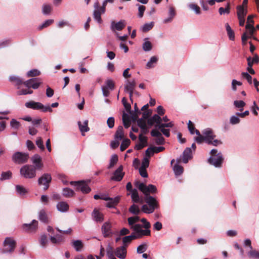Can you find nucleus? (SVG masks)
Masks as SVG:
<instances>
[{
    "label": "nucleus",
    "mask_w": 259,
    "mask_h": 259,
    "mask_svg": "<svg viewBox=\"0 0 259 259\" xmlns=\"http://www.w3.org/2000/svg\"><path fill=\"white\" fill-rule=\"evenodd\" d=\"M195 133L198 136L195 137L194 140L198 144H202L205 142L208 145L217 146L223 143L221 140L215 139L217 136L211 128H207L203 130L202 131V134L198 130L195 129Z\"/></svg>",
    "instance_id": "f257e3e1"
},
{
    "label": "nucleus",
    "mask_w": 259,
    "mask_h": 259,
    "mask_svg": "<svg viewBox=\"0 0 259 259\" xmlns=\"http://www.w3.org/2000/svg\"><path fill=\"white\" fill-rule=\"evenodd\" d=\"M9 79L15 85L19 86L23 84L28 88H32L33 89H38L41 84V82L39 81L40 79L37 78H33L24 81L19 77L12 76L10 77Z\"/></svg>",
    "instance_id": "f03ea898"
},
{
    "label": "nucleus",
    "mask_w": 259,
    "mask_h": 259,
    "mask_svg": "<svg viewBox=\"0 0 259 259\" xmlns=\"http://www.w3.org/2000/svg\"><path fill=\"white\" fill-rule=\"evenodd\" d=\"M145 202L148 204H144L142 207V210L147 213H152L154 210L159 207L156 199L151 196H145Z\"/></svg>",
    "instance_id": "7ed1b4c3"
},
{
    "label": "nucleus",
    "mask_w": 259,
    "mask_h": 259,
    "mask_svg": "<svg viewBox=\"0 0 259 259\" xmlns=\"http://www.w3.org/2000/svg\"><path fill=\"white\" fill-rule=\"evenodd\" d=\"M210 154L211 156L208 159V163L215 167H221L224 160L222 154L218 153L215 149H212Z\"/></svg>",
    "instance_id": "20e7f679"
},
{
    "label": "nucleus",
    "mask_w": 259,
    "mask_h": 259,
    "mask_svg": "<svg viewBox=\"0 0 259 259\" xmlns=\"http://www.w3.org/2000/svg\"><path fill=\"white\" fill-rule=\"evenodd\" d=\"M36 168L32 165H25L21 167L20 172L23 177L26 179H32L36 177Z\"/></svg>",
    "instance_id": "39448f33"
},
{
    "label": "nucleus",
    "mask_w": 259,
    "mask_h": 259,
    "mask_svg": "<svg viewBox=\"0 0 259 259\" xmlns=\"http://www.w3.org/2000/svg\"><path fill=\"white\" fill-rule=\"evenodd\" d=\"M135 186L145 194V196H150L149 193L153 194L157 191L156 187L152 184L147 186L144 183L138 181L135 183Z\"/></svg>",
    "instance_id": "423d86ee"
},
{
    "label": "nucleus",
    "mask_w": 259,
    "mask_h": 259,
    "mask_svg": "<svg viewBox=\"0 0 259 259\" xmlns=\"http://www.w3.org/2000/svg\"><path fill=\"white\" fill-rule=\"evenodd\" d=\"M25 106L27 108H31L34 110H40L42 112H52V109L50 106H45L42 104L40 102H36L33 101H31L25 103Z\"/></svg>",
    "instance_id": "0eeeda50"
},
{
    "label": "nucleus",
    "mask_w": 259,
    "mask_h": 259,
    "mask_svg": "<svg viewBox=\"0 0 259 259\" xmlns=\"http://www.w3.org/2000/svg\"><path fill=\"white\" fill-rule=\"evenodd\" d=\"M4 248L3 252L4 253H12L16 246V241L11 237H7L4 242Z\"/></svg>",
    "instance_id": "6e6552de"
},
{
    "label": "nucleus",
    "mask_w": 259,
    "mask_h": 259,
    "mask_svg": "<svg viewBox=\"0 0 259 259\" xmlns=\"http://www.w3.org/2000/svg\"><path fill=\"white\" fill-rule=\"evenodd\" d=\"M28 157L29 155L27 153L16 152L13 155L12 160L15 163L22 164L26 162Z\"/></svg>",
    "instance_id": "1a4fd4ad"
},
{
    "label": "nucleus",
    "mask_w": 259,
    "mask_h": 259,
    "mask_svg": "<svg viewBox=\"0 0 259 259\" xmlns=\"http://www.w3.org/2000/svg\"><path fill=\"white\" fill-rule=\"evenodd\" d=\"M52 181V177L49 174H43L38 180L39 185H44V190H47L49 187L50 183Z\"/></svg>",
    "instance_id": "9d476101"
},
{
    "label": "nucleus",
    "mask_w": 259,
    "mask_h": 259,
    "mask_svg": "<svg viewBox=\"0 0 259 259\" xmlns=\"http://www.w3.org/2000/svg\"><path fill=\"white\" fill-rule=\"evenodd\" d=\"M70 184L75 185L77 190H80L83 193L88 194L91 191V188L84 181H71Z\"/></svg>",
    "instance_id": "9b49d317"
},
{
    "label": "nucleus",
    "mask_w": 259,
    "mask_h": 259,
    "mask_svg": "<svg viewBox=\"0 0 259 259\" xmlns=\"http://www.w3.org/2000/svg\"><path fill=\"white\" fill-rule=\"evenodd\" d=\"M38 227V222L33 220L30 224H24L22 226L23 229L26 232H35Z\"/></svg>",
    "instance_id": "f8f14e48"
},
{
    "label": "nucleus",
    "mask_w": 259,
    "mask_h": 259,
    "mask_svg": "<svg viewBox=\"0 0 259 259\" xmlns=\"http://www.w3.org/2000/svg\"><path fill=\"white\" fill-rule=\"evenodd\" d=\"M151 135L153 137H156L155 142L157 145H163L164 143V138L162 134L157 130H153L151 132Z\"/></svg>",
    "instance_id": "ddd939ff"
},
{
    "label": "nucleus",
    "mask_w": 259,
    "mask_h": 259,
    "mask_svg": "<svg viewBox=\"0 0 259 259\" xmlns=\"http://www.w3.org/2000/svg\"><path fill=\"white\" fill-rule=\"evenodd\" d=\"M112 225L109 222L105 223L102 226V232L104 237H108L112 234Z\"/></svg>",
    "instance_id": "4468645a"
},
{
    "label": "nucleus",
    "mask_w": 259,
    "mask_h": 259,
    "mask_svg": "<svg viewBox=\"0 0 259 259\" xmlns=\"http://www.w3.org/2000/svg\"><path fill=\"white\" fill-rule=\"evenodd\" d=\"M31 160L34 164V167L36 169H41L43 167V163L42 162L41 157L38 154H35L32 158Z\"/></svg>",
    "instance_id": "2eb2a0df"
},
{
    "label": "nucleus",
    "mask_w": 259,
    "mask_h": 259,
    "mask_svg": "<svg viewBox=\"0 0 259 259\" xmlns=\"http://www.w3.org/2000/svg\"><path fill=\"white\" fill-rule=\"evenodd\" d=\"M126 247L122 246L116 248L115 254L117 257L124 259L126 257Z\"/></svg>",
    "instance_id": "dca6fc26"
},
{
    "label": "nucleus",
    "mask_w": 259,
    "mask_h": 259,
    "mask_svg": "<svg viewBox=\"0 0 259 259\" xmlns=\"http://www.w3.org/2000/svg\"><path fill=\"white\" fill-rule=\"evenodd\" d=\"M161 120V118L158 115L155 114L148 119L147 123L149 125L152 126L155 123V127H158V125L160 124Z\"/></svg>",
    "instance_id": "f3484780"
},
{
    "label": "nucleus",
    "mask_w": 259,
    "mask_h": 259,
    "mask_svg": "<svg viewBox=\"0 0 259 259\" xmlns=\"http://www.w3.org/2000/svg\"><path fill=\"white\" fill-rule=\"evenodd\" d=\"M122 170L123 166L122 165L119 166L114 172V176L112 177V180L118 182L120 181L124 175V173L122 172Z\"/></svg>",
    "instance_id": "a211bd4d"
},
{
    "label": "nucleus",
    "mask_w": 259,
    "mask_h": 259,
    "mask_svg": "<svg viewBox=\"0 0 259 259\" xmlns=\"http://www.w3.org/2000/svg\"><path fill=\"white\" fill-rule=\"evenodd\" d=\"M126 26V23L124 20H121L117 23L113 21L111 23V29L113 31L117 30L118 31L122 30Z\"/></svg>",
    "instance_id": "6ab92c4d"
},
{
    "label": "nucleus",
    "mask_w": 259,
    "mask_h": 259,
    "mask_svg": "<svg viewBox=\"0 0 259 259\" xmlns=\"http://www.w3.org/2000/svg\"><path fill=\"white\" fill-rule=\"evenodd\" d=\"M92 216L97 222H101L104 220V215L98 209L95 208L92 212Z\"/></svg>",
    "instance_id": "aec40b11"
},
{
    "label": "nucleus",
    "mask_w": 259,
    "mask_h": 259,
    "mask_svg": "<svg viewBox=\"0 0 259 259\" xmlns=\"http://www.w3.org/2000/svg\"><path fill=\"white\" fill-rule=\"evenodd\" d=\"M192 157V150L190 148H186L183 153L182 160L185 163H187L189 160Z\"/></svg>",
    "instance_id": "412c9836"
},
{
    "label": "nucleus",
    "mask_w": 259,
    "mask_h": 259,
    "mask_svg": "<svg viewBox=\"0 0 259 259\" xmlns=\"http://www.w3.org/2000/svg\"><path fill=\"white\" fill-rule=\"evenodd\" d=\"M94 7L96 9V10L94 12V18L95 19H96L98 23H101L102 22V18H101V13L100 11L99 10H98L99 8V3H96L94 4Z\"/></svg>",
    "instance_id": "4be33fe9"
},
{
    "label": "nucleus",
    "mask_w": 259,
    "mask_h": 259,
    "mask_svg": "<svg viewBox=\"0 0 259 259\" xmlns=\"http://www.w3.org/2000/svg\"><path fill=\"white\" fill-rule=\"evenodd\" d=\"M134 233L137 239L141 238L144 236H150L151 235V231L149 229H145V230L141 229L136 233Z\"/></svg>",
    "instance_id": "5701e85b"
},
{
    "label": "nucleus",
    "mask_w": 259,
    "mask_h": 259,
    "mask_svg": "<svg viewBox=\"0 0 259 259\" xmlns=\"http://www.w3.org/2000/svg\"><path fill=\"white\" fill-rule=\"evenodd\" d=\"M247 13V8H245L243 6H238L237 7V15L238 18H245Z\"/></svg>",
    "instance_id": "b1692460"
},
{
    "label": "nucleus",
    "mask_w": 259,
    "mask_h": 259,
    "mask_svg": "<svg viewBox=\"0 0 259 259\" xmlns=\"http://www.w3.org/2000/svg\"><path fill=\"white\" fill-rule=\"evenodd\" d=\"M71 245L76 251H80L83 248L84 245L82 242L80 240H72Z\"/></svg>",
    "instance_id": "393cba45"
},
{
    "label": "nucleus",
    "mask_w": 259,
    "mask_h": 259,
    "mask_svg": "<svg viewBox=\"0 0 259 259\" xmlns=\"http://www.w3.org/2000/svg\"><path fill=\"white\" fill-rule=\"evenodd\" d=\"M57 208L60 211L66 212L68 210L69 206L66 202L61 201L57 204Z\"/></svg>",
    "instance_id": "a878e982"
},
{
    "label": "nucleus",
    "mask_w": 259,
    "mask_h": 259,
    "mask_svg": "<svg viewBox=\"0 0 259 259\" xmlns=\"http://www.w3.org/2000/svg\"><path fill=\"white\" fill-rule=\"evenodd\" d=\"M88 120H85L83 124H82L80 121L78 122V125L79 126V130L82 133V135L84 136V135L83 134V133L87 132L90 130V128L88 126Z\"/></svg>",
    "instance_id": "bb28decb"
},
{
    "label": "nucleus",
    "mask_w": 259,
    "mask_h": 259,
    "mask_svg": "<svg viewBox=\"0 0 259 259\" xmlns=\"http://www.w3.org/2000/svg\"><path fill=\"white\" fill-rule=\"evenodd\" d=\"M120 197H116L114 198H110L106 204V206L109 208L115 207L119 202Z\"/></svg>",
    "instance_id": "cd10ccee"
},
{
    "label": "nucleus",
    "mask_w": 259,
    "mask_h": 259,
    "mask_svg": "<svg viewBox=\"0 0 259 259\" xmlns=\"http://www.w3.org/2000/svg\"><path fill=\"white\" fill-rule=\"evenodd\" d=\"M123 137L124 132L123 127L121 125H119L115 132L114 138L116 140H121L123 138Z\"/></svg>",
    "instance_id": "c85d7f7f"
},
{
    "label": "nucleus",
    "mask_w": 259,
    "mask_h": 259,
    "mask_svg": "<svg viewBox=\"0 0 259 259\" xmlns=\"http://www.w3.org/2000/svg\"><path fill=\"white\" fill-rule=\"evenodd\" d=\"M136 85V81L135 79H133L132 80L127 81V83L125 86V90L126 91H131V90H134L135 87Z\"/></svg>",
    "instance_id": "c756f323"
},
{
    "label": "nucleus",
    "mask_w": 259,
    "mask_h": 259,
    "mask_svg": "<svg viewBox=\"0 0 259 259\" xmlns=\"http://www.w3.org/2000/svg\"><path fill=\"white\" fill-rule=\"evenodd\" d=\"M122 120L124 127L126 128H128L130 126L131 123L130 117L127 114L123 113L122 115Z\"/></svg>",
    "instance_id": "7c9ffc66"
},
{
    "label": "nucleus",
    "mask_w": 259,
    "mask_h": 259,
    "mask_svg": "<svg viewBox=\"0 0 259 259\" xmlns=\"http://www.w3.org/2000/svg\"><path fill=\"white\" fill-rule=\"evenodd\" d=\"M169 17L164 20V23H167L171 21L172 19L176 15V12L175 9L172 7H170L169 9Z\"/></svg>",
    "instance_id": "2f4dec72"
},
{
    "label": "nucleus",
    "mask_w": 259,
    "mask_h": 259,
    "mask_svg": "<svg viewBox=\"0 0 259 259\" xmlns=\"http://www.w3.org/2000/svg\"><path fill=\"white\" fill-rule=\"evenodd\" d=\"M39 219L40 221L45 223H48V218L46 213V211L44 209H42L39 211Z\"/></svg>",
    "instance_id": "473e14b6"
},
{
    "label": "nucleus",
    "mask_w": 259,
    "mask_h": 259,
    "mask_svg": "<svg viewBox=\"0 0 259 259\" xmlns=\"http://www.w3.org/2000/svg\"><path fill=\"white\" fill-rule=\"evenodd\" d=\"M136 239V237L134 235V233H132L131 235L124 237L122 238V241L124 244V246L126 247V244L130 243L132 240Z\"/></svg>",
    "instance_id": "72a5a7b5"
},
{
    "label": "nucleus",
    "mask_w": 259,
    "mask_h": 259,
    "mask_svg": "<svg viewBox=\"0 0 259 259\" xmlns=\"http://www.w3.org/2000/svg\"><path fill=\"white\" fill-rule=\"evenodd\" d=\"M74 191L69 188H65L63 189V195L67 198L71 197L74 195Z\"/></svg>",
    "instance_id": "f704fd0d"
},
{
    "label": "nucleus",
    "mask_w": 259,
    "mask_h": 259,
    "mask_svg": "<svg viewBox=\"0 0 259 259\" xmlns=\"http://www.w3.org/2000/svg\"><path fill=\"white\" fill-rule=\"evenodd\" d=\"M248 256L249 258L259 259V251L251 249L247 253Z\"/></svg>",
    "instance_id": "c9c22d12"
},
{
    "label": "nucleus",
    "mask_w": 259,
    "mask_h": 259,
    "mask_svg": "<svg viewBox=\"0 0 259 259\" xmlns=\"http://www.w3.org/2000/svg\"><path fill=\"white\" fill-rule=\"evenodd\" d=\"M16 190L17 193L20 195H24L28 192L27 189L21 185H16Z\"/></svg>",
    "instance_id": "e433bc0d"
},
{
    "label": "nucleus",
    "mask_w": 259,
    "mask_h": 259,
    "mask_svg": "<svg viewBox=\"0 0 259 259\" xmlns=\"http://www.w3.org/2000/svg\"><path fill=\"white\" fill-rule=\"evenodd\" d=\"M158 58L156 56L152 57L149 61L146 64V67L147 68H151L154 67V64L157 62Z\"/></svg>",
    "instance_id": "4c0bfd02"
},
{
    "label": "nucleus",
    "mask_w": 259,
    "mask_h": 259,
    "mask_svg": "<svg viewBox=\"0 0 259 259\" xmlns=\"http://www.w3.org/2000/svg\"><path fill=\"white\" fill-rule=\"evenodd\" d=\"M174 170L176 175L180 176L183 174L184 171V168L182 166L176 164L174 166Z\"/></svg>",
    "instance_id": "58836bf2"
},
{
    "label": "nucleus",
    "mask_w": 259,
    "mask_h": 259,
    "mask_svg": "<svg viewBox=\"0 0 259 259\" xmlns=\"http://www.w3.org/2000/svg\"><path fill=\"white\" fill-rule=\"evenodd\" d=\"M131 141L128 139H124L120 145V149L121 151H124L130 145Z\"/></svg>",
    "instance_id": "ea45409f"
},
{
    "label": "nucleus",
    "mask_w": 259,
    "mask_h": 259,
    "mask_svg": "<svg viewBox=\"0 0 259 259\" xmlns=\"http://www.w3.org/2000/svg\"><path fill=\"white\" fill-rule=\"evenodd\" d=\"M139 221L140 217L138 216L132 217L127 219V222L130 227L136 224V223L138 222Z\"/></svg>",
    "instance_id": "a19ab883"
},
{
    "label": "nucleus",
    "mask_w": 259,
    "mask_h": 259,
    "mask_svg": "<svg viewBox=\"0 0 259 259\" xmlns=\"http://www.w3.org/2000/svg\"><path fill=\"white\" fill-rule=\"evenodd\" d=\"M129 211L134 214H139L140 210L138 206L136 204H133L129 208Z\"/></svg>",
    "instance_id": "79ce46f5"
},
{
    "label": "nucleus",
    "mask_w": 259,
    "mask_h": 259,
    "mask_svg": "<svg viewBox=\"0 0 259 259\" xmlns=\"http://www.w3.org/2000/svg\"><path fill=\"white\" fill-rule=\"evenodd\" d=\"M132 200L136 203H138L140 201L138 191L136 189H134L132 192Z\"/></svg>",
    "instance_id": "37998d69"
},
{
    "label": "nucleus",
    "mask_w": 259,
    "mask_h": 259,
    "mask_svg": "<svg viewBox=\"0 0 259 259\" xmlns=\"http://www.w3.org/2000/svg\"><path fill=\"white\" fill-rule=\"evenodd\" d=\"M148 248V245L146 243H143L138 246L137 252L139 254L144 252Z\"/></svg>",
    "instance_id": "c03bdc74"
},
{
    "label": "nucleus",
    "mask_w": 259,
    "mask_h": 259,
    "mask_svg": "<svg viewBox=\"0 0 259 259\" xmlns=\"http://www.w3.org/2000/svg\"><path fill=\"white\" fill-rule=\"evenodd\" d=\"M40 74V72L37 69H34L30 70L27 73V77H35L39 75Z\"/></svg>",
    "instance_id": "a18cd8bd"
},
{
    "label": "nucleus",
    "mask_w": 259,
    "mask_h": 259,
    "mask_svg": "<svg viewBox=\"0 0 259 259\" xmlns=\"http://www.w3.org/2000/svg\"><path fill=\"white\" fill-rule=\"evenodd\" d=\"M154 26V22H151L149 23L145 24L142 27V31L144 32H147L152 29Z\"/></svg>",
    "instance_id": "49530a36"
},
{
    "label": "nucleus",
    "mask_w": 259,
    "mask_h": 259,
    "mask_svg": "<svg viewBox=\"0 0 259 259\" xmlns=\"http://www.w3.org/2000/svg\"><path fill=\"white\" fill-rule=\"evenodd\" d=\"M54 23V20L49 19L46 21L42 25L38 27V30H40L45 28H47Z\"/></svg>",
    "instance_id": "de8ad7c7"
},
{
    "label": "nucleus",
    "mask_w": 259,
    "mask_h": 259,
    "mask_svg": "<svg viewBox=\"0 0 259 259\" xmlns=\"http://www.w3.org/2000/svg\"><path fill=\"white\" fill-rule=\"evenodd\" d=\"M12 172L10 171L3 172L1 175V180H9L12 177Z\"/></svg>",
    "instance_id": "09e8293b"
},
{
    "label": "nucleus",
    "mask_w": 259,
    "mask_h": 259,
    "mask_svg": "<svg viewBox=\"0 0 259 259\" xmlns=\"http://www.w3.org/2000/svg\"><path fill=\"white\" fill-rule=\"evenodd\" d=\"M230 4L228 3L226 8L225 9L223 7H221L219 9V12L220 15H222L225 13L229 14L230 13Z\"/></svg>",
    "instance_id": "8fccbe9b"
},
{
    "label": "nucleus",
    "mask_w": 259,
    "mask_h": 259,
    "mask_svg": "<svg viewBox=\"0 0 259 259\" xmlns=\"http://www.w3.org/2000/svg\"><path fill=\"white\" fill-rule=\"evenodd\" d=\"M52 10V8L51 5H44L42 7V12L44 14H49Z\"/></svg>",
    "instance_id": "3c124183"
},
{
    "label": "nucleus",
    "mask_w": 259,
    "mask_h": 259,
    "mask_svg": "<svg viewBox=\"0 0 259 259\" xmlns=\"http://www.w3.org/2000/svg\"><path fill=\"white\" fill-rule=\"evenodd\" d=\"M245 103L243 101H235L234 102V106L237 108H241V109L240 110V111H243V107L245 106Z\"/></svg>",
    "instance_id": "603ef678"
},
{
    "label": "nucleus",
    "mask_w": 259,
    "mask_h": 259,
    "mask_svg": "<svg viewBox=\"0 0 259 259\" xmlns=\"http://www.w3.org/2000/svg\"><path fill=\"white\" fill-rule=\"evenodd\" d=\"M138 6V16L140 18H142L143 16L144 12L146 10V7L144 6L140 5L139 4L137 5Z\"/></svg>",
    "instance_id": "864d4df0"
},
{
    "label": "nucleus",
    "mask_w": 259,
    "mask_h": 259,
    "mask_svg": "<svg viewBox=\"0 0 259 259\" xmlns=\"http://www.w3.org/2000/svg\"><path fill=\"white\" fill-rule=\"evenodd\" d=\"M245 28L248 31L249 34L250 36L253 34L254 32L255 31V29L253 27L252 24H246L245 26Z\"/></svg>",
    "instance_id": "5fc2aeb1"
},
{
    "label": "nucleus",
    "mask_w": 259,
    "mask_h": 259,
    "mask_svg": "<svg viewBox=\"0 0 259 259\" xmlns=\"http://www.w3.org/2000/svg\"><path fill=\"white\" fill-rule=\"evenodd\" d=\"M137 124L141 130H144L146 125V120L142 118L138 119L137 120Z\"/></svg>",
    "instance_id": "6e6d98bb"
},
{
    "label": "nucleus",
    "mask_w": 259,
    "mask_h": 259,
    "mask_svg": "<svg viewBox=\"0 0 259 259\" xmlns=\"http://www.w3.org/2000/svg\"><path fill=\"white\" fill-rule=\"evenodd\" d=\"M114 254L113 248L111 246H109L107 248V254L109 258L111 259L115 257Z\"/></svg>",
    "instance_id": "4d7b16f0"
},
{
    "label": "nucleus",
    "mask_w": 259,
    "mask_h": 259,
    "mask_svg": "<svg viewBox=\"0 0 259 259\" xmlns=\"http://www.w3.org/2000/svg\"><path fill=\"white\" fill-rule=\"evenodd\" d=\"M10 125L12 127L16 130H18L21 124L20 123L17 121L16 119H12L10 122Z\"/></svg>",
    "instance_id": "13d9d810"
},
{
    "label": "nucleus",
    "mask_w": 259,
    "mask_h": 259,
    "mask_svg": "<svg viewBox=\"0 0 259 259\" xmlns=\"http://www.w3.org/2000/svg\"><path fill=\"white\" fill-rule=\"evenodd\" d=\"M143 49L145 51H149L152 49V44L149 41H145L143 44Z\"/></svg>",
    "instance_id": "bf43d9fd"
},
{
    "label": "nucleus",
    "mask_w": 259,
    "mask_h": 259,
    "mask_svg": "<svg viewBox=\"0 0 259 259\" xmlns=\"http://www.w3.org/2000/svg\"><path fill=\"white\" fill-rule=\"evenodd\" d=\"M118 161V156L117 155H114L112 156V158L110 159V164L108 166L109 168L112 167Z\"/></svg>",
    "instance_id": "052dcab7"
},
{
    "label": "nucleus",
    "mask_w": 259,
    "mask_h": 259,
    "mask_svg": "<svg viewBox=\"0 0 259 259\" xmlns=\"http://www.w3.org/2000/svg\"><path fill=\"white\" fill-rule=\"evenodd\" d=\"M36 144L41 150H45V146L41 137H38L37 138Z\"/></svg>",
    "instance_id": "680f3d73"
},
{
    "label": "nucleus",
    "mask_w": 259,
    "mask_h": 259,
    "mask_svg": "<svg viewBox=\"0 0 259 259\" xmlns=\"http://www.w3.org/2000/svg\"><path fill=\"white\" fill-rule=\"evenodd\" d=\"M40 243L42 247H46L48 243V239L46 235H42L40 237Z\"/></svg>",
    "instance_id": "e2e57ef3"
},
{
    "label": "nucleus",
    "mask_w": 259,
    "mask_h": 259,
    "mask_svg": "<svg viewBox=\"0 0 259 259\" xmlns=\"http://www.w3.org/2000/svg\"><path fill=\"white\" fill-rule=\"evenodd\" d=\"M189 7L193 10L195 11L196 14H200L201 13L200 7L196 4H190Z\"/></svg>",
    "instance_id": "0e129e2a"
},
{
    "label": "nucleus",
    "mask_w": 259,
    "mask_h": 259,
    "mask_svg": "<svg viewBox=\"0 0 259 259\" xmlns=\"http://www.w3.org/2000/svg\"><path fill=\"white\" fill-rule=\"evenodd\" d=\"M149 165V159L147 157H144L142 162L141 168L146 169Z\"/></svg>",
    "instance_id": "69168bd1"
},
{
    "label": "nucleus",
    "mask_w": 259,
    "mask_h": 259,
    "mask_svg": "<svg viewBox=\"0 0 259 259\" xmlns=\"http://www.w3.org/2000/svg\"><path fill=\"white\" fill-rule=\"evenodd\" d=\"M242 76L245 78L249 84H252V77L247 72H242Z\"/></svg>",
    "instance_id": "338daca9"
},
{
    "label": "nucleus",
    "mask_w": 259,
    "mask_h": 259,
    "mask_svg": "<svg viewBox=\"0 0 259 259\" xmlns=\"http://www.w3.org/2000/svg\"><path fill=\"white\" fill-rule=\"evenodd\" d=\"M142 227H143L142 225L139 224H136L130 226V229L134 231V233H136L137 232H138V231L142 229Z\"/></svg>",
    "instance_id": "774afa93"
}]
</instances>
